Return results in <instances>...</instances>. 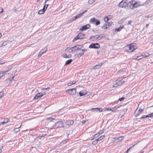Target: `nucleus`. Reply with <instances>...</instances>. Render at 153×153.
<instances>
[{
    "label": "nucleus",
    "instance_id": "1",
    "mask_svg": "<svg viewBox=\"0 0 153 153\" xmlns=\"http://www.w3.org/2000/svg\"><path fill=\"white\" fill-rule=\"evenodd\" d=\"M85 35L82 33H79L76 36H75L73 41L74 42L78 40V39H82L85 38Z\"/></svg>",
    "mask_w": 153,
    "mask_h": 153
},
{
    "label": "nucleus",
    "instance_id": "2",
    "mask_svg": "<svg viewBox=\"0 0 153 153\" xmlns=\"http://www.w3.org/2000/svg\"><path fill=\"white\" fill-rule=\"evenodd\" d=\"M83 47V46L82 45H77L72 47V50H71V52L73 53L77 50L81 49Z\"/></svg>",
    "mask_w": 153,
    "mask_h": 153
},
{
    "label": "nucleus",
    "instance_id": "3",
    "mask_svg": "<svg viewBox=\"0 0 153 153\" xmlns=\"http://www.w3.org/2000/svg\"><path fill=\"white\" fill-rule=\"evenodd\" d=\"M76 89L75 88L70 89H68L66 91V92H68V93L72 95H75L76 93Z\"/></svg>",
    "mask_w": 153,
    "mask_h": 153
},
{
    "label": "nucleus",
    "instance_id": "4",
    "mask_svg": "<svg viewBox=\"0 0 153 153\" xmlns=\"http://www.w3.org/2000/svg\"><path fill=\"white\" fill-rule=\"evenodd\" d=\"M90 48L98 49L100 47V45L98 43H92L89 47Z\"/></svg>",
    "mask_w": 153,
    "mask_h": 153
},
{
    "label": "nucleus",
    "instance_id": "5",
    "mask_svg": "<svg viewBox=\"0 0 153 153\" xmlns=\"http://www.w3.org/2000/svg\"><path fill=\"white\" fill-rule=\"evenodd\" d=\"M91 27V25L89 24H87L84 25L79 30L82 31L85 30L87 29H89Z\"/></svg>",
    "mask_w": 153,
    "mask_h": 153
},
{
    "label": "nucleus",
    "instance_id": "6",
    "mask_svg": "<svg viewBox=\"0 0 153 153\" xmlns=\"http://www.w3.org/2000/svg\"><path fill=\"white\" fill-rule=\"evenodd\" d=\"M120 106H117L116 107H115V108H105L104 111H115L117 109L119 108L120 107Z\"/></svg>",
    "mask_w": 153,
    "mask_h": 153
},
{
    "label": "nucleus",
    "instance_id": "7",
    "mask_svg": "<svg viewBox=\"0 0 153 153\" xmlns=\"http://www.w3.org/2000/svg\"><path fill=\"white\" fill-rule=\"evenodd\" d=\"M55 126L57 127H63L64 125L62 121H59L56 123Z\"/></svg>",
    "mask_w": 153,
    "mask_h": 153
},
{
    "label": "nucleus",
    "instance_id": "8",
    "mask_svg": "<svg viewBox=\"0 0 153 153\" xmlns=\"http://www.w3.org/2000/svg\"><path fill=\"white\" fill-rule=\"evenodd\" d=\"M128 48L129 50L128 51L129 52H133L135 49L134 45L132 44H130Z\"/></svg>",
    "mask_w": 153,
    "mask_h": 153
},
{
    "label": "nucleus",
    "instance_id": "9",
    "mask_svg": "<svg viewBox=\"0 0 153 153\" xmlns=\"http://www.w3.org/2000/svg\"><path fill=\"white\" fill-rule=\"evenodd\" d=\"M104 109L105 108L103 109H102V108H92L91 109V111H99V112H105V111H104Z\"/></svg>",
    "mask_w": 153,
    "mask_h": 153
},
{
    "label": "nucleus",
    "instance_id": "10",
    "mask_svg": "<svg viewBox=\"0 0 153 153\" xmlns=\"http://www.w3.org/2000/svg\"><path fill=\"white\" fill-rule=\"evenodd\" d=\"M43 95V94L42 93H38L36 94V95L35 96L34 98H33V99H37L39 98H40Z\"/></svg>",
    "mask_w": 153,
    "mask_h": 153
},
{
    "label": "nucleus",
    "instance_id": "11",
    "mask_svg": "<svg viewBox=\"0 0 153 153\" xmlns=\"http://www.w3.org/2000/svg\"><path fill=\"white\" fill-rule=\"evenodd\" d=\"M121 85L120 82L119 80H116V82L113 85V87H117L120 85Z\"/></svg>",
    "mask_w": 153,
    "mask_h": 153
},
{
    "label": "nucleus",
    "instance_id": "12",
    "mask_svg": "<svg viewBox=\"0 0 153 153\" xmlns=\"http://www.w3.org/2000/svg\"><path fill=\"white\" fill-rule=\"evenodd\" d=\"M11 69V68L10 69H9L6 71H0V76H1V77H2L6 73L8 72Z\"/></svg>",
    "mask_w": 153,
    "mask_h": 153
},
{
    "label": "nucleus",
    "instance_id": "13",
    "mask_svg": "<svg viewBox=\"0 0 153 153\" xmlns=\"http://www.w3.org/2000/svg\"><path fill=\"white\" fill-rule=\"evenodd\" d=\"M74 123V121L73 120H69L65 122V124L68 126L72 125Z\"/></svg>",
    "mask_w": 153,
    "mask_h": 153
},
{
    "label": "nucleus",
    "instance_id": "14",
    "mask_svg": "<svg viewBox=\"0 0 153 153\" xmlns=\"http://www.w3.org/2000/svg\"><path fill=\"white\" fill-rule=\"evenodd\" d=\"M87 94V92L85 90L81 91L79 93V96L81 97Z\"/></svg>",
    "mask_w": 153,
    "mask_h": 153
},
{
    "label": "nucleus",
    "instance_id": "15",
    "mask_svg": "<svg viewBox=\"0 0 153 153\" xmlns=\"http://www.w3.org/2000/svg\"><path fill=\"white\" fill-rule=\"evenodd\" d=\"M62 56L64 58H70L71 57L72 55L71 54L67 55L66 53H63L62 54Z\"/></svg>",
    "mask_w": 153,
    "mask_h": 153
},
{
    "label": "nucleus",
    "instance_id": "16",
    "mask_svg": "<svg viewBox=\"0 0 153 153\" xmlns=\"http://www.w3.org/2000/svg\"><path fill=\"white\" fill-rule=\"evenodd\" d=\"M44 49L45 50V51H42H42L43 50V49H42L41 50V51H40V53L38 54V57L41 56H42V55L45 52L47 51V48H44Z\"/></svg>",
    "mask_w": 153,
    "mask_h": 153
},
{
    "label": "nucleus",
    "instance_id": "17",
    "mask_svg": "<svg viewBox=\"0 0 153 153\" xmlns=\"http://www.w3.org/2000/svg\"><path fill=\"white\" fill-rule=\"evenodd\" d=\"M95 36V40H101L102 39L103 37L102 36H100V35H96Z\"/></svg>",
    "mask_w": 153,
    "mask_h": 153
},
{
    "label": "nucleus",
    "instance_id": "18",
    "mask_svg": "<svg viewBox=\"0 0 153 153\" xmlns=\"http://www.w3.org/2000/svg\"><path fill=\"white\" fill-rule=\"evenodd\" d=\"M124 6L122 5V7L126 8V7L128 6V2L126 0H124Z\"/></svg>",
    "mask_w": 153,
    "mask_h": 153
},
{
    "label": "nucleus",
    "instance_id": "19",
    "mask_svg": "<svg viewBox=\"0 0 153 153\" xmlns=\"http://www.w3.org/2000/svg\"><path fill=\"white\" fill-rule=\"evenodd\" d=\"M79 50V51H78L79 52H78V54L77 55L78 56V57L79 56H81L82 55H83L84 53V52H83L82 49L81 50L80 49Z\"/></svg>",
    "mask_w": 153,
    "mask_h": 153
},
{
    "label": "nucleus",
    "instance_id": "20",
    "mask_svg": "<svg viewBox=\"0 0 153 153\" xmlns=\"http://www.w3.org/2000/svg\"><path fill=\"white\" fill-rule=\"evenodd\" d=\"M121 106L120 107V108H121L120 110L121 111H124V112H126L127 110V108H125L124 107V106L122 105H120Z\"/></svg>",
    "mask_w": 153,
    "mask_h": 153
},
{
    "label": "nucleus",
    "instance_id": "21",
    "mask_svg": "<svg viewBox=\"0 0 153 153\" xmlns=\"http://www.w3.org/2000/svg\"><path fill=\"white\" fill-rule=\"evenodd\" d=\"M101 65H97L94 66L93 67V69H99V68H100L101 67Z\"/></svg>",
    "mask_w": 153,
    "mask_h": 153
},
{
    "label": "nucleus",
    "instance_id": "22",
    "mask_svg": "<svg viewBox=\"0 0 153 153\" xmlns=\"http://www.w3.org/2000/svg\"><path fill=\"white\" fill-rule=\"evenodd\" d=\"M73 60L71 59L68 60L66 61L65 64V65H66L70 64L71 62Z\"/></svg>",
    "mask_w": 153,
    "mask_h": 153
},
{
    "label": "nucleus",
    "instance_id": "23",
    "mask_svg": "<svg viewBox=\"0 0 153 153\" xmlns=\"http://www.w3.org/2000/svg\"><path fill=\"white\" fill-rule=\"evenodd\" d=\"M111 18V16L108 15L107 17H105L104 19V20L105 22H108L109 20V19H110Z\"/></svg>",
    "mask_w": 153,
    "mask_h": 153
},
{
    "label": "nucleus",
    "instance_id": "24",
    "mask_svg": "<svg viewBox=\"0 0 153 153\" xmlns=\"http://www.w3.org/2000/svg\"><path fill=\"white\" fill-rule=\"evenodd\" d=\"M139 5L137 3V2H136L135 3L133 4L132 6V7L131 8V9H132L133 7H137Z\"/></svg>",
    "mask_w": 153,
    "mask_h": 153
},
{
    "label": "nucleus",
    "instance_id": "25",
    "mask_svg": "<svg viewBox=\"0 0 153 153\" xmlns=\"http://www.w3.org/2000/svg\"><path fill=\"white\" fill-rule=\"evenodd\" d=\"M124 0H123L121 2H120L119 4V6L120 7H122V6L123 5L124 6Z\"/></svg>",
    "mask_w": 153,
    "mask_h": 153
},
{
    "label": "nucleus",
    "instance_id": "26",
    "mask_svg": "<svg viewBox=\"0 0 153 153\" xmlns=\"http://www.w3.org/2000/svg\"><path fill=\"white\" fill-rule=\"evenodd\" d=\"M45 10H44L42 9L39 11L38 12V13L39 14H43L44 13V12H45Z\"/></svg>",
    "mask_w": 153,
    "mask_h": 153
},
{
    "label": "nucleus",
    "instance_id": "27",
    "mask_svg": "<svg viewBox=\"0 0 153 153\" xmlns=\"http://www.w3.org/2000/svg\"><path fill=\"white\" fill-rule=\"evenodd\" d=\"M76 83V82L75 81H72V82H70L68 83V86H70L72 85H73L75 84Z\"/></svg>",
    "mask_w": 153,
    "mask_h": 153
},
{
    "label": "nucleus",
    "instance_id": "28",
    "mask_svg": "<svg viewBox=\"0 0 153 153\" xmlns=\"http://www.w3.org/2000/svg\"><path fill=\"white\" fill-rule=\"evenodd\" d=\"M143 58V56L142 55L141 56H138L136 58L134 59H137V60H139L141 59L142 58Z\"/></svg>",
    "mask_w": 153,
    "mask_h": 153
},
{
    "label": "nucleus",
    "instance_id": "29",
    "mask_svg": "<svg viewBox=\"0 0 153 153\" xmlns=\"http://www.w3.org/2000/svg\"><path fill=\"white\" fill-rule=\"evenodd\" d=\"M22 126V124L20 125V126L18 127V128H14V131L16 133L19 131H20V129H19V128H20L21 126Z\"/></svg>",
    "mask_w": 153,
    "mask_h": 153
},
{
    "label": "nucleus",
    "instance_id": "30",
    "mask_svg": "<svg viewBox=\"0 0 153 153\" xmlns=\"http://www.w3.org/2000/svg\"><path fill=\"white\" fill-rule=\"evenodd\" d=\"M105 137L104 135H102L100 137H99L98 138H97V140L98 141H100L102 140Z\"/></svg>",
    "mask_w": 153,
    "mask_h": 153
},
{
    "label": "nucleus",
    "instance_id": "31",
    "mask_svg": "<svg viewBox=\"0 0 153 153\" xmlns=\"http://www.w3.org/2000/svg\"><path fill=\"white\" fill-rule=\"evenodd\" d=\"M7 44V41H5L3 42L0 46V47H2L3 46H5Z\"/></svg>",
    "mask_w": 153,
    "mask_h": 153
},
{
    "label": "nucleus",
    "instance_id": "32",
    "mask_svg": "<svg viewBox=\"0 0 153 153\" xmlns=\"http://www.w3.org/2000/svg\"><path fill=\"white\" fill-rule=\"evenodd\" d=\"M72 50V47H67L66 49V51H68L69 53H72L71 50Z\"/></svg>",
    "mask_w": 153,
    "mask_h": 153
},
{
    "label": "nucleus",
    "instance_id": "33",
    "mask_svg": "<svg viewBox=\"0 0 153 153\" xmlns=\"http://www.w3.org/2000/svg\"><path fill=\"white\" fill-rule=\"evenodd\" d=\"M54 120V119L53 118L51 117H48L45 119L46 120H50V121H52L53 120Z\"/></svg>",
    "mask_w": 153,
    "mask_h": 153
},
{
    "label": "nucleus",
    "instance_id": "34",
    "mask_svg": "<svg viewBox=\"0 0 153 153\" xmlns=\"http://www.w3.org/2000/svg\"><path fill=\"white\" fill-rule=\"evenodd\" d=\"M150 55V54L148 53H144L143 55L142 56H143V57H146L149 56Z\"/></svg>",
    "mask_w": 153,
    "mask_h": 153
},
{
    "label": "nucleus",
    "instance_id": "35",
    "mask_svg": "<svg viewBox=\"0 0 153 153\" xmlns=\"http://www.w3.org/2000/svg\"><path fill=\"white\" fill-rule=\"evenodd\" d=\"M6 122H5V120H4L3 122H1L0 124V125L7 123L9 121V120L8 119H6Z\"/></svg>",
    "mask_w": 153,
    "mask_h": 153
},
{
    "label": "nucleus",
    "instance_id": "36",
    "mask_svg": "<svg viewBox=\"0 0 153 153\" xmlns=\"http://www.w3.org/2000/svg\"><path fill=\"white\" fill-rule=\"evenodd\" d=\"M82 14H81V13H79L77 14L76 16H75V18H78L82 16Z\"/></svg>",
    "mask_w": 153,
    "mask_h": 153
},
{
    "label": "nucleus",
    "instance_id": "37",
    "mask_svg": "<svg viewBox=\"0 0 153 153\" xmlns=\"http://www.w3.org/2000/svg\"><path fill=\"white\" fill-rule=\"evenodd\" d=\"M95 24L96 25H98L100 24V22L99 20H98L96 19V21H95Z\"/></svg>",
    "mask_w": 153,
    "mask_h": 153
},
{
    "label": "nucleus",
    "instance_id": "38",
    "mask_svg": "<svg viewBox=\"0 0 153 153\" xmlns=\"http://www.w3.org/2000/svg\"><path fill=\"white\" fill-rule=\"evenodd\" d=\"M95 36H91L90 37V39L91 40V41H94V40H95Z\"/></svg>",
    "mask_w": 153,
    "mask_h": 153
},
{
    "label": "nucleus",
    "instance_id": "39",
    "mask_svg": "<svg viewBox=\"0 0 153 153\" xmlns=\"http://www.w3.org/2000/svg\"><path fill=\"white\" fill-rule=\"evenodd\" d=\"M95 21H96V19H95V18H91V20H90V21L91 23H94V22H95Z\"/></svg>",
    "mask_w": 153,
    "mask_h": 153
},
{
    "label": "nucleus",
    "instance_id": "40",
    "mask_svg": "<svg viewBox=\"0 0 153 153\" xmlns=\"http://www.w3.org/2000/svg\"><path fill=\"white\" fill-rule=\"evenodd\" d=\"M98 142V141H97V139H96L92 142V144L93 145H96V144H97Z\"/></svg>",
    "mask_w": 153,
    "mask_h": 153
},
{
    "label": "nucleus",
    "instance_id": "41",
    "mask_svg": "<svg viewBox=\"0 0 153 153\" xmlns=\"http://www.w3.org/2000/svg\"><path fill=\"white\" fill-rule=\"evenodd\" d=\"M14 76H15L14 75L13 76V74H12L11 75H10V77L9 78V80L10 81H12L13 79Z\"/></svg>",
    "mask_w": 153,
    "mask_h": 153
},
{
    "label": "nucleus",
    "instance_id": "42",
    "mask_svg": "<svg viewBox=\"0 0 153 153\" xmlns=\"http://www.w3.org/2000/svg\"><path fill=\"white\" fill-rule=\"evenodd\" d=\"M126 78V77H123L122 79H121V80H119L120 81V82L121 84L123 83H124L125 81L123 80V79H125Z\"/></svg>",
    "mask_w": 153,
    "mask_h": 153
},
{
    "label": "nucleus",
    "instance_id": "43",
    "mask_svg": "<svg viewBox=\"0 0 153 153\" xmlns=\"http://www.w3.org/2000/svg\"><path fill=\"white\" fill-rule=\"evenodd\" d=\"M46 5V4H45V5L44 6L43 9H42V10H45V11L47 9V7H48L49 4H47V6H46V7H45Z\"/></svg>",
    "mask_w": 153,
    "mask_h": 153
},
{
    "label": "nucleus",
    "instance_id": "44",
    "mask_svg": "<svg viewBox=\"0 0 153 153\" xmlns=\"http://www.w3.org/2000/svg\"><path fill=\"white\" fill-rule=\"evenodd\" d=\"M95 0H89L88 3L89 4H92L94 1Z\"/></svg>",
    "mask_w": 153,
    "mask_h": 153
},
{
    "label": "nucleus",
    "instance_id": "45",
    "mask_svg": "<svg viewBox=\"0 0 153 153\" xmlns=\"http://www.w3.org/2000/svg\"><path fill=\"white\" fill-rule=\"evenodd\" d=\"M102 28L104 29H106L108 28V27H107V26H106V25H104L102 26Z\"/></svg>",
    "mask_w": 153,
    "mask_h": 153
},
{
    "label": "nucleus",
    "instance_id": "46",
    "mask_svg": "<svg viewBox=\"0 0 153 153\" xmlns=\"http://www.w3.org/2000/svg\"><path fill=\"white\" fill-rule=\"evenodd\" d=\"M147 117H151L152 116H153V113H152L148 115H147Z\"/></svg>",
    "mask_w": 153,
    "mask_h": 153
},
{
    "label": "nucleus",
    "instance_id": "47",
    "mask_svg": "<svg viewBox=\"0 0 153 153\" xmlns=\"http://www.w3.org/2000/svg\"><path fill=\"white\" fill-rule=\"evenodd\" d=\"M125 98L124 97H122L119 98L118 100L120 101H123L124 100Z\"/></svg>",
    "mask_w": 153,
    "mask_h": 153
},
{
    "label": "nucleus",
    "instance_id": "48",
    "mask_svg": "<svg viewBox=\"0 0 153 153\" xmlns=\"http://www.w3.org/2000/svg\"><path fill=\"white\" fill-rule=\"evenodd\" d=\"M99 136V134L98 133H97L94 135V138H96L97 137H98Z\"/></svg>",
    "mask_w": 153,
    "mask_h": 153
},
{
    "label": "nucleus",
    "instance_id": "49",
    "mask_svg": "<svg viewBox=\"0 0 153 153\" xmlns=\"http://www.w3.org/2000/svg\"><path fill=\"white\" fill-rule=\"evenodd\" d=\"M4 94L3 92H0V98L2 97L3 96Z\"/></svg>",
    "mask_w": 153,
    "mask_h": 153
},
{
    "label": "nucleus",
    "instance_id": "50",
    "mask_svg": "<svg viewBox=\"0 0 153 153\" xmlns=\"http://www.w3.org/2000/svg\"><path fill=\"white\" fill-rule=\"evenodd\" d=\"M140 114V113H139V112H138V111L137 113L135 114V116L136 117H137V116H138Z\"/></svg>",
    "mask_w": 153,
    "mask_h": 153
},
{
    "label": "nucleus",
    "instance_id": "51",
    "mask_svg": "<svg viewBox=\"0 0 153 153\" xmlns=\"http://www.w3.org/2000/svg\"><path fill=\"white\" fill-rule=\"evenodd\" d=\"M143 109L141 108H140L139 109L138 112H139V113H140L141 114V112H143Z\"/></svg>",
    "mask_w": 153,
    "mask_h": 153
},
{
    "label": "nucleus",
    "instance_id": "52",
    "mask_svg": "<svg viewBox=\"0 0 153 153\" xmlns=\"http://www.w3.org/2000/svg\"><path fill=\"white\" fill-rule=\"evenodd\" d=\"M103 131L101 130L99 131L98 133L100 135V134H102L103 133Z\"/></svg>",
    "mask_w": 153,
    "mask_h": 153
},
{
    "label": "nucleus",
    "instance_id": "53",
    "mask_svg": "<svg viewBox=\"0 0 153 153\" xmlns=\"http://www.w3.org/2000/svg\"><path fill=\"white\" fill-rule=\"evenodd\" d=\"M105 25H106V26H109L111 25V23L110 22H106V23Z\"/></svg>",
    "mask_w": 153,
    "mask_h": 153
},
{
    "label": "nucleus",
    "instance_id": "54",
    "mask_svg": "<svg viewBox=\"0 0 153 153\" xmlns=\"http://www.w3.org/2000/svg\"><path fill=\"white\" fill-rule=\"evenodd\" d=\"M121 29L119 27L117 28H116L115 29V30L116 31H119L121 30Z\"/></svg>",
    "mask_w": 153,
    "mask_h": 153
},
{
    "label": "nucleus",
    "instance_id": "55",
    "mask_svg": "<svg viewBox=\"0 0 153 153\" xmlns=\"http://www.w3.org/2000/svg\"><path fill=\"white\" fill-rule=\"evenodd\" d=\"M73 21H72V19H70L69 20L68 22H67V23H70L71 22H73Z\"/></svg>",
    "mask_w": 153,
    "mask_h": 153
},
{
    "label": "nucleus",
    "instance_id": "56",
    "mask_svg": "<svg viewBox=\"0 0 153 153\" xmlns=\"http://www.w3.org/2000/svg\"><path fill=\"white\" fill-rule=\"evenodd\" d=\"M147 115H145V116H143L142 117H141L140 118V119H143V118H145L146 117H147Z\"/></svg>",
    "mask_w": 153,
    "mask_h": 153
},
{
    "label": "nucleus",
    "instance_id": "57",
    "mask_svg": "<svg viewBox=\"0 0 153 153\" xmlns=\"http://www.w3.org/2000/svg\"><path fill=\"white\" fill-rule=\"evenodd\" d=\"M71 19H72V21H73L75 20L76 19H77L76 18H75V16H74Z\"/></svg>",
    "mask_w": 153,
    "mask_h": 153
},
{
    "label": "nucleus",
    "instance_id": "58",
    "mask_svg": "<svg viewBox=\"0 0 153 153\" xmlns=\"http://www.w3.org/2000/svg\"><path fill=\"white\" fill-rule=\"evenodd\" d=\"M3 11V9L1 8H0V13H1Z\"/></svg>",
    "mask_w": 153,
    "mask_h": 153
},
{
    "label": "nucleus",
    "instance_id": "59",
    "mask_svg": "<svg viewBox=\"0 0 153 153\" xmlns=\"http://www.w3.org/2000/svg\"><path fill=\"white\" fill-rule=\"evenodd\" d=\"M83 52H84H84L86 51H87V50L85 49H82Z\"/></svg>",
    "mask_w": 153,
    "mask_h": 153
},
{
    "label": "nucleus",
    "instance_id": "60",
    "mask_svg": "<svg viewBox=\"0 0 153 153\" xmlns=\"http://www.w3.org/2000/svg\"><path fill=\"white\" fill-rule=\"evenodd\" d=\"M86 120H83L82 122V124H85V122H86Z\"/></svg>",
    "mask_w": 153,
    "mask_h": 153
},
{
    "label": "nucleus",
    "instance_id": "61",
    "mask_svg": "<svg viewBox=\"0 0 153 153\" xmlns=\"http://www.w3.org/2000/svg\"><path fill=\"white\" fill-rule=\"evenodd\" d=\"M137 144V143H136V144H134V145H133L132 146H131V147H130V148H133V147H134L135 146V145L136 144Z\"/></svg>",
    "mask_w": 153,
    "mask_h": 153
},
{
    "label": "nucleus",
    "instance_id": "62",
    "mask_svg": "<svg viewBox=\"0 0 153 153\" xmlns=\"http://www.w3.org/2000/svg\"><path fill=\"white\" fill-rule=\"evenodd\" d=\"M132 22V21L130 20L128 21V24H130Z\"/></svg>",
    "mask_w": 153,
    "mask_h": 153
},
{
    "label": "nucleus",
    "instance_id": "63",
    "mask_svg": "<svg viewBox=\"0 0 153 153\" xmlns=\"http://www.w3.org/2000/svg\"><path fill=\"white\" fill-rule=\"evenodd\" d=\"M4 63V62H2V61H1L0 62V65H2V64H3Z\"/></svg>",
    "mask_w": 153,
    "mask_h": 153
},
{
    "label": "nucleus",
    "instance_id": "64",
    "mask_svg": "<svg viewBox=\"0 0 153 153\" xmlns=\"http://www.w3.org/2000/svg\"><path fill=\"white\" fill-rule=\"evenodd\" d=\"M123 26H120L119 28L121 30L122 28H123Z\"/></svg>",
    "mask_w": 153,
    "mask_h": 153
}]
</instances>
